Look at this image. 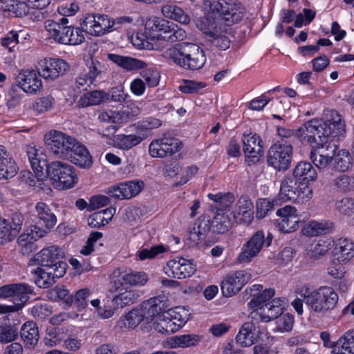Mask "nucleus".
I'll return each mask as SVG.
<instances>
[{"label": "nucleus", "mask_w": 354, "mask_h": 354, "mask_svg": "<svg viewBox=\"0 0 354 354\" xmlns=\"http://www.w3.org/2000/svg\"><path fill=\"white\" fill-rule=\"evenodd\" d=\"M162 33L154 35L157 37L170 42L183 41L186 38V32L177 24L168 21Z\"/></svg>", "instance_id": "37"}, {"label": "nucleus", "mask_w": 354, "mask_h": 354, "mask_svg": "<svg viewBox=\"0 0 354 354\" xmlns=\"http://www.w3.org/2000/svg\"><path fill=\"white\" fill-rule=\"evenodd\" d=\"M254 205L248 196H241L236 205L234 216L244 225H250L254 218Z\"/></svg>", "instance_id": "28"}, {"label": "nucleus", "mask_w": 354, "mask_h": 354, "mask_svg": "<svg viewBox=\"0 0 354 354\" xmlns=\"http://www.w3.org/2000/svg\"><path fill=\"white\" fill-rule=\"evenodd\" d=\"M44 138L50 153L57 158H68L73 147L77 145L75 138L57 130L50 131Z\"/></svg>", "instance_id": "8"}, {"label": "nucleus", "mask_w": 354, "mask_h": 354, "mask_svg": "<svg viewBox=\"0 0 354 354\" xmlns=\"http://www.w3.org/2000/svg\"><path fill=\"white\" fill-rule=\"evenodd\" d=\"M7 8L10 12L19 17L27 15L29 12V7L27 3L19 0H11L7 5Z\"/></svg>", "instance_id": "59"}, {"label": "nucleus", "mask_w": 354, "mask_h": 354, "mask_svg": "<svg viewBox=\"0 0 354 354\" xmlns=\"http://www.w3.org/2000/svg\"><path fill=\"white\" fill-rule=\"evenodd\" d=\"M108 95L103 91H93L86 93L80 100V102L83 106H89L98 105L105 99H107Z\"/></svg>", "instance_id": "47"}, {"label": "nucleus", "mask_w": 354, "mask_h": 354, "mask_svg": "<svg viewBox=\"0 0 354 354\" xmlns=\"http://www.w3.org/2000/svg\"><path fill=\"white\" fill-rule=\"evenodd\" d=\"M284 304V298L273 299L264 305L261 313L257 310L253 311L251 313V317L257 319L256 317L258 316L262 322H265L277 319L283 313Z\"/></svg>", "instance_id": "22"}, {"label": "nucleus", "mask_w": 354, "mask_h": 354, "mask_svg": "<svg viewBox=\"0 0 354 354\" xmlns=\"http://www.w3.org/2000/svg\"><path fill=\"white\" fill-rule=\"evenodd\" d=\"M126 326L129 328H135L137 327L142 322H145V319L141 313L139 308H136L132 309L127 315H126Z\"/></svg>", "instance_id": "62"}, {"label": "nucleus", "mask_w": 354, "mask_h": 354, "mask_svg": "<svg viewBox=\"0 0 354 354\" xmlns=\"http://www.w3.org/2000/svg\"><path fill=\"white\" fill-rule=\"evenodd\" d=\"M19 168L11 153L5 147L0 145V180L13 178Z\"/></svg>", "instance_id": "26"}, {"label": "nucleus", "mask_w": 354, "mask_h": 354, "mask_svg": "<svg viewBox=\"0 0 354 354\" xmlns=\"http://www.w3.org/2000/svg\"><path fill=\"white\" fill-rule=\"evenodd\" d=\"M313 189L305 183H297L292 176H285L281 181L279 199L283 202L291 201L304 203L312 198Z\"/></svg>", "instance_id": "5"}, {"label": "nucleus", "mask_w": 354, "mask_h": 354, "mask_svg": "<svg viewBox=\"0 0 354 354\" xmlns=\"http://www.w3.org/2000/svg\"><path fill=\"white\" fill-rule=\"evenodd\" d=\"M138 308L145 319V323L148 324L156 317L161 318L163 313H167V299L165 295H159L143 301Z\"/></svg>", "instance_id": "12"}, {"label": "nucleus", "mask_w": 354, "mask_h": 354, "mask_svg": "<svg viewBox=\"0 0 354 354\" xmlns=\"http://www.w3.org/2000/svg\"><path fill=\"white\" fill-rule=\"evenodd\" d=\"M45 236L44 230H41L39 225H31L26 229L17 239V243L19 245L25 248L26 250L31 249L34 241Z\"/></svg>", "instance_id": "35"}, {"label": "nucleus", "mask_w": 354, "mask_h": 354, "mask_svg": "<svg viewBox=\"0 0 354 354\" xmlns=\"http://www.w3.org/2000/svg\"><path fill=\"white\" fill-rule=\"evenodd\" d=\"M69 65L61 59H44L39 63V74L46 80H54L68 70Z\"/></svg>", "instance_id": "18"}, {"label": "nucleus", "mask_w": 354, "mask_h": 354, "mask_svg": "<svg viewBox=\"0 0 354 354\" xmlns=\"http://www.w3.org/2000/svg\"><path fill=\"white\" fill-rule=\"evenodd\" d=\"M107 69L100 62L97 61H92L91 65L89 66V71L87 75L89 77L90 84H94L97 79H102L106 73Z\"/></svg>", "instance_id": "55"}, {"label": "nucleus", "mask_w": 354, "mask_h": 354, "mask_svg": "<svg viewBox=\"0 0 354 354\" xmlns=\"http://www.w3.org/2000/svg\"><path fill=\"white\" fill-rule=\"evenodd\" d=\"M209 199L212 201L209 204V209L211 211H216V212H225L227 210L234 201V196L230 192L217 194H209L207 195Z\"/></svg>", "instance_id": "31"}, {"label": "nucleus", "mask_w": 354, "mask_h": 354, "mask_svg": "<svg viewBox=\"0 0 354 354\" xmlns=\"http://www.w3.org/2000/svg\"><path fill=\"white\" fill-rule=\"evenodd\" d=\"M18 337V331L15 326L12 325H0V343L8 344L16 340Z\"/></svg>", "instance_id": "54"}, {"label": "nucleus", "mask_w": 354, "mask_h": 354, "mask_svg": "<svg viewBox=\"0 0 354 354\" xmlns=\"http://www.w3.org/2000/svg\"><path fill=\"white\" fill-rule=\"evenodd\" d=\"M70 154L66 160H70L73 164L81 168H88L92 165V157L88 149L77 141Z\"/></svg>", "instance_id": "30"}, {"label": "nucleus", "mask_w": 354, "mask_h": 354, "mask_svg": "<svg viewBox=\"0 0 354 354\" xmlns=\"http://www.w3.org/2000/svg\"><path fill=\"white\" fill-rule=\"evenodd\" d=\"M40 75L34 70L20 72L16 77V82L20 88L28 94H37L43 88Z\"/></svg>", "instance_id": "20"}, {"label": "nucleus", "mask_w": 354, "mask_h": 354, "mask_svg": "<svg viewBox=\"0 0 354 354\" xmlns=\"http://www.w3.org/2000/svg\"><path fill=\"white\" fill-rule=\"evenodd\" d=\"M328 229L326 223L310 221L302 227L301 232L306 236H316L325 234Z\"/></svg>", "instance_id": "46"}, {"label": "nucleus", "mask_w": 354, "mask_h": 354, "mask_svg": "<svg viewBox=\"0 0 354 354\" xmlns=\"http://www.w3.org/2000/svg\"><path fill=\"white\" fill-rule=\"evenodd\" d=\"M123 200L130 199L138 194L142 189V185L138 182L129 181L120 184Z\"/></svg>", "instance_id": "57"}, {"label": "nucleus", "mask_w": 354, "mask_h": 354, "mask_svg": "<svg viewBox=\"0 0 354 354\" xmlns=\"http://www.w3.org/2000/svg\"><path fill=\"white\" fill-rule=\"evenodd\" d=\"M26 153L31 165L32 169L37 178L44 176V171L48 166L46 160L44 158L42 153L35 147L27 146Z\"/></svg>", "instance_id": "32"}, {"label": "nucleus", "mask_w": 354, "mask_h": 354, "mask_svg": "<svg viewBox=\"0 0 354 354\" xmlns=\"http://www.w3.org/2000/svg\"><path fill=\"white\" fill-rule=\"evenodd\" d=\"M162 13L165 17L174 19L181 24L189 22V16L184 10L174 3H167L162 7Z\"/></svg>", "instance_id": "42"}, {"label": "nucleus", "mask_w": 354, "mask_h": 354, "mask_svg": "<svg viewBox=\"0 0 354 354\" xmlns=\"http://www.w3.org/2000/svg\"><path fill=\"white\" fill-rule=\"evenodd\" d=\"M295 293L304 298L306 304L319 316H326L336 307L339 297L330 286L313 290L307 285L297 287Z\"/></svg>", "instance_id": "3"}, {"label": "nucleus", "mask_w": 354, "mask_h": 354, "mask_svg": "<svg viewBox=\"0 0 354 354\" xmlns=\"http://www.w3.org/2000/svg\"><path fill=\"white\" fill-rule=\"evenodd\" d=\"M13 298L18 300L20 304H25L29 299L28 295L33 293V289L26 283H15Z\"/></svg>", "instance_id": "52"}, {"label": "nucleus", "mask_w": 354, "mask_h": 354, "mask_svg": "<svg viewBox=\"0 0 354 354\" xmlns=\"http://www.w3.org/2000/svg\"><path fill=\"white\" fill-rule=\"evenodd\" d=\"M181 142L172 137H163L153 140L149 147V152L153 158H164L172 155L180 149Z\"/></svg>", "instance_id": "14"}, {"label": "nucleus", "mask_w": 354, "mask_h": 354, "mask_svg": "<svg viewBox=\"0 0 354 354\" xmlns=\"http://www.w3.org/2000/svg\"><path fill=\"white\" fill-rule=\"evenodd\" d=\"M49 295L51 299L62 300L67 307L73 304V295L64 287H55L50 291Z\"/></svg>", "instance_id": "50"}, {"label": "nucleus", "mask_w": 354, "mask_h": 354, "mask_svg": "<svg viewBox=\"0 0 354 354\" xmlns=\"http://www.w3.org/2000/svg\"><path fill=\"white\" fill-rule=\"evenodd\" d=\"M193 228L199 234V236L205 239L206 234L211 231L210 219L205 216H201Z\"/></svg>", "instance_id": "64"}, {"label": "nucleus", "mask_w": 354, "mask_h": 354, "mask_svg": "<svg viewBox=\"0 0 354 354\" xmlns=\"http://www.w3.org/2000/svg\"><path fill=\"white\" fill-rule=\"evenodd\" d=\"M20 335L21 339L28 346L37 345L39 339L38 328L33 322H26L24 324L20 330Z\"/></svg>", "instance_id": "39"}, {"label": "nucleus", "mask_w": 354, "mask_h": 354, "mask_svg": "<svg viewBox=\"0 0 354 354\" xmlns=\"http://www.w3.org/2000/svg\"><path fill=\"white\" fill-rule=\"evenodd\" d=\"M324 152V150H319L318 148L310 152V157L312 162L319 169L325 168L332 161L330 154H325Z\"/></svg>", "instance_id": "53"}, {"label": "nucleus", "mask_w": 354, "mask_h": 354, "mask_svg": "<svg viewBox=\"0 0 354 354\" xmlns=\"http://www.w3.org/2000/svg\"><path fill=\"white\" fill-rule=\"evenodd\" d=\"M48 176L60 189H69L77 183L73 167L61 161H53L46 168Z\"/></svg>", "instance_id": "7"}, {"label": "nucleus", "mask_w": 354, "mask_h": 354, "mask_svg": "<svg viewBox=\"0 0 354 354\" xmlns=\"http://www.w3.org/2000/svg\"><path fill=\"white\" fill-rule=\"evenodd\" d=\"M148 277L143 272H127L121 269H115L112 273L111 283L120 287L122 284L126 286H142L148 281Z\"/></svg>", "instance_id": "16"}, {"label": "nucleus", "mask_w": 354, "mask_h": 354, "mask_svg": "<svg viewBox=\"0 0 354 354\" xmlns=\"http://www.w3.org/2000/svg\"><path fill=\"white\" fill-rule=\"evenodd\" d=\"M64 252L57 245H51L41 250L36 256L35 259L41 266L55 267L58 263H65L62 261Z\"/></svg>", "instance_id": "23"}, {"label": "nucleus", "mask_w": 354, "mask_h": 354, "mask_svg": "<svg viewBox=\"0 0 354 354\" xmlns=\"http://www.w3.org/2000/svg\"><path fill=\"white\" fill-rule=\"evenodd\" d=\"M276 214L279 218L275 221V224L280 231L290 233L299 228V217L296 207L286 205L278 209Z\"/></svg>", "instance_id": "13"}, {"label": "nucleus", "mask_w": 354, "mask_h": 354, "mask_svg": "<svg viewBox=\"0 0 354 354\" xmlns=\"http://www.w3.org/2000/svg\"><path fill=\"white\" fill-rule=\"evenodd\" d=\"M245 155L252 161H258L263 154L261 140L257 134L244 133L242 138Z\"/></svg>", "instance_id": "24"}, {"label": "nucleus", "mask_w": 354, "mask_h": 354, "mask_svg": "<svg viewBox=\"0 0 354 354\" xmlns=\"http://www.w3.org/2000/svg\"><path fill=\"white\" fill-rule=\"evenodd\" d=\"M68 19L66 17L61 18L59 21L46 20L45 28L49 32L50 37L59 44H66L69 42L67 39V32L68 28Z\"/></svg>", "instance_id": "25"}, {"label": "nucleus", "mask_w": 354, "mask_h": 354, "mask_svg": "<svg viewBox=\"0 0 354 354\" xmlns=\"http://www.w3.org/2000/svg\"><path fill=\"white\" fill-rule=\"evenodd\" d=\"M36 216L38 219L37 225L44 230L45 236L57 223V217L49 205L43 202L37 203L35 206Z\"/></svg>", "instance_id": "21"}, {"label": "nucleus", "mask_w": 354, "mask_h": 354, "mask_svg": "<svg viewBox=\"0 0 354 354\" xmlns=\"http://www.w3.org/2000/svg\"><path fill=\"white\" fill-rule=\"evenodd\" d=\"M320 337L326 347H333L331 354H354V330L346 333L335 344L330 342L328 332L321 333Z\"/></svg>", "instance_id": "17"}, {"label": "nucleus", "mask_w": 354, "mask_h": 354, "mask_svg": "<svg viewBox=\"0 0 354 354\" xmlns=\"http://www.w3.org/2000/svg\"><path fill=\"white\" fill-rule=\"evenodd\" d=\"M211 231L214 234H225L232 226L230 216L225 212H216L210 220Z\"/></svg>", "instance_id": "38"}, {"label": "nucleus", "mask_w": 354, "mask_h": 354, "mask_svg": "<svg viewBox=\"0 0 354 354\" xmlns=\"http://www.w3.org/2000/svg\"><path fill=\"white\" fill-rule=\"evenodd\" d=\"M168 24V21L158 18L152 17L149 19L145 24V31L151 34L150 32H162L165 26Z\"/></svg>", "instance_id": "63"}, {"label": "nucleus", "mask_w": 354, "mask_h": 354, "mask_svg": "<svg viewBox=\"0 0 354 354\" xmlns=\"http://www.w3.org/2000/svg\"><path fill=\"white\" fill-rule=\"evenodd\" d=\"M346 133L342 117L335 110H325L324 119L314 118L306 122L295 133L304 144L322 145L330 139L341 138Z\"/></svg>", "instance_id": "2"}, {"label": "nucleus", "mask_w": 354, "mask_h": 354, "mask_svg": "<svg viewBox=\"0 0 354 354\" xmlns=\"http://www.w3.org/2000/svg\"><path fill=\"white\" fill-rule=\"evenodd\" d=\"M6 225L10 230L11 236L15 238L21 230L24 221V216L19 212H15L6 218Z\"/></svg>", "instance_id": "49"}, {"label": "nucleus", "mask_w": 354, "mask_h": 354, "mask_svg": "<svg viewBox=\"0 0 354 354\" xmlns=\"http://www.w3.org/2000/svg\"><path fill=\"white\" fill-rule=\"evenodd\" d=\"M82 26L88 34L98 37L111 32V20L106 15H88Z\"/></svg>", "instance_id": "19"}, {"label": "nucleus", "mask_w": 354, "mask_h": 354, "mask_svg": "<svg viewBox=\"0 0 354 354\" xmlns=\"http://www.w3.org/2000/svg\"><path fill=\"white\" fill-rule=\"evenodd\" d=\"M162 317H163L162 319L159 318L160 322H155L153 323V328L156 331L162 334L168 333L169 331H172V324H178V326H181L185 323L184 320H181L180 319H178L179 323H176L169 317H165L164 314L162 315ZM174 319H176V317H174Z\"/></svg>", "instance_id": "48"}, {"label": "nucleus", "mask_w": 354, "mask_h": 354, "mask_svg": "<svg viewBox=\"0 0 354 354\" xmlns=\"http://www.w3.org/2000/svg\"><path fill=\"white\" fill-rule=\"evenodd\" d=\"M293 178L302 181H315L317 178V174L313 166L306 161L297 163L293 169Z\"/></svg>", "instance_id": "34"}, {"label": "nucleus", "mask_w": 354, "mask_h": 354, "mask_svg": "<svg viewBox=\"0 0 354 354\" xmlns=\"http://www.w3.org/2000/svg\"><path fill=\"white\" fill-rule=\"evenodd\" d=\"M28 34H25L23 30L16 32L14 30L10 31L3 38L1 39L2 46L8 48L9 50L15 47L17 44L19 43V37L23 38L24 40L26 39Z\"/></svg>", "instance_id": "51"}, {"label": "nucleus", "mask_w": 354, "mask_h": 354, "mask_svg": "<svg viewBox=\"0 0 354 354\" xmlns=\"http://www.w3.org/2000/svg\"><path fill=\"white\" fill-rule=\"evenodd\" d=\"M272 236L269 234L267 236L262 230L256 232L242 246L241 252L237 257L240 263H248L257 258L263 249L270 246Z\"/></svg>", "instance_id": "6"}, {"label": "nucleus", "mask_w": 354, "mask_h": 354, "mask_svg": "<svg viewBox=\"0 0 354 354\" xmlns=\"http://www.w3.org/2000/svg\"><path fill=\"white\" fill-rule=\"evenodd\" d=\"M165 274L172 278L183 279L191 277L196 270V266L189 260L177 257L169 260L164 268Z\"/></svg>", "instance_id": "15"}, {"label": "nucleus", "mask_w": 354, "mask_h": 354, "mask_svg": "<svg viewBox=\"0 0 354 354\" xmlns=\"http://www.w3.org/2000/svg\"><path fill=\"white\" fill-rule=\"evenodd\" d=\"M202 337L196 334H185L171 337L167 339L169 348H188L195 346L201 341Z\"/></svg>", "instance_id": "33"}, {"label": "nucleus", "mask_w": 354, "mask_h": 354, "mask_svg": "<svg viewBox=\"0 0 354 354\" xmlns=\"http://www.w3.org/2000/svg\"><path fill=\"white\" fill-rule=\"evenodd\" d=\"M251 278L252 274L246 270H238L227 274L221 283L223 296L230 297L235 295Z\"/></svg>", "instance_id": "11"}, {"label": "nucleus", "mask_w": 354, "mask_h": 354, "mask_svg": "<svg viewBox=\"0 0 354 354\" xmlns=\"http://www.w3.org/2000/svg\"><path fill=\"white\" fill-rule=\"evenodd\" d=\"M209 9L213 12L218 13L220 18L211 20L205 18L197 24L198 28L209 37L208 41L219 50H225L230 46V40L223 35L227 33L229 28L223 29V24L231 26L239 22L243 17V12L234 0H221L209 3Z\"/></svg>", "instance_id": "1"}, {"label": "nucleus", "mask_w": 354, "mask_h": 354, "mask_svg": "<svg viewBox=\"0 0 354 354\" xmlns=\"http://www.w3.org/2000/svg\"><path fill=\"white\" fill-rule=\"evenodd\" d=\"M292 155V147L290 143L281 139L272 145L267 155L268 164L277 170L288 169Z\"/></svg>", "instance_id": "9"}, {"label": "nucleus", "mask_w": 354, "mask_h": 354, "mask_svg": "<svg viewBox=\"0 0 354 354\" xmlns=\"http://www.w3.org/2000/svg\"><path fill=\"white\" fill-rule=\"evenodd\" d=\"M66 31L67 32V40L69 41L66 43V45H78L84 41V36L80 28L69 25Z\"/></svg>", "instance_id": "61"}, {"label": "nucleus", "mask_w": 354, "mask_h": 354, "mask_svg": "<svg viewBox=\"0 0 354 354\" xmlns=\"http://www.w3.org/2000/svg\"><path fill=\"white\" fill-rule=\"evenodd\" d=\"M276 329L281 332H289L292 330L295 322L293 315L286 313L281 315L276 319Z\"/></svg>", "instance_id": "60"}, {"label": "nucleus", "mask_w": 354, "mask_h": 354, "mask_svg": "<svg viewBox=\"0 0 354 354\" xmlns=\"http://www.w3.org/2000/svg\"><path fill=\"white\" fill-rule=\"evenodd\" d=\"M352 163V158L348 151L340 150L334 157L333 169L335 171L344 172L347 171Z\"/></svg>", "instance_id": "44"}, {"label": "nucleus", "mask_w": 354, "mask_h": 354, "mask_svg": "<svg viewBox=\"0 0 354 354\" xmlns=\"http://www.w3.org/2000/svg\"><path fill=\"white\" fill-rule=\"evenodd\" d=\"M112 288L114 292H117L113 300L118 306L121 308L134 304L139 297L138 292L129 286L122 284L117 287L112 283Z\"/></svg>", "instance_id": "29"}, {"label": "nucleus", "mask_w": 354, "mask_h": 354, "mask_svg": "<svg viewBox=\"0 0 354 354\" xmlns=\"http://www.w3.org/2000/svg\"><path fill=\"white\" fill-rule=\"evenodd\" d=\"M107 57L113 63L127 71L142 68L146 66L143 61L131 57L109 53L107 55Z\"/></svg>", "instance_id": "36"}, {"label": "nucleus", "mask_w": 354, "mask_h": 354, "mask_svg": "<svg viewBox=\"0 0 354 354\" xmlns=\"http://www.w3.org/2000/svg\"><path fill=\"white\" fill-rule=\"evenodd\" d=\"M140 113V109L133 102H129L126 106L117 111L120 124L126 123L137 117Z\"/></svg>", "instance_id": "45"}, {"label": "nucleus", "mask_w": 354, "mask_h": 354, "mask_svg": "<svg viewBox=\"0 0 354 354\" xmlns=\"http://www.w3.org/2000/svg\"><path fill=\"white\" fill-rule=\"evenodd\" d=\"M335 256L338 261H349L354 257V243L348 239L340 238L338 247L335 248Z\"/></svg>", "instance_id": "40"}, {"label": "nucleus", "mask_w": 354, "mask_h": 354, "mask_svg": "<svg viewBox=\"0 0 354 354\" xmlns=\"http://www.w3.org/2000/svg\"><path fill=\"white\" fill-rule=\"evenodd\" d=\"M54 98L50 95L38 97L32 104L35 111L38 113H43L52 109L54 104Z\"/></svg>", "instance_id": "58"}, {"label": "nucleus", "mask_w": 354, "mask_h": 354, "mask_svg": "<svg viewBox=\"0 0 354 354\" xmlns=\"http://www.w3.org/2000/svg\"><path fill=\"white\" fill-rule=\"evenodd\" d=\"M41 266L33 270L31 272L34 274V281L35 284L39 287L46 288L55 283V279L60 278L66 273V263H58L57 266Z\"/></svg>", "instance_id": "10"}, {"label": "nucleus", "mask_w": 354, "mask_h": 354, "mask_svg": "<svg viewBox=\"0 0 354 354\" xmlns=\"http://www.w3.org/2000/svg\"><path fill=\"white\" fill-rule=\"evenodd\" d=\"M255 323L252 321L245 323L236 337V343L241 346H250L254 342V331Z\"/></svg>", "instance_id": "41"}, {"label": "nucleus", "mask_w": 354, "mask_h": 354, "mask_svg": "<svg viewBox=\"0 0 354 354\" xmlns=\"http://www.w3.org/2000/svg\"><path fill=\"white\" fill-rule=\"evenodd\" d=\"M142 140V138L138 136L119 134L115 137L114 142L118 148L129 149L140 143Z\"/></svg>", "instance_id": "43"}, {"label": "nucleus", "mask_w": 354, "mask_h": 354, "mask_svg": "<svg viewBox=\"0 0 354 354\" xmlns=\"http://www.w3.org/2000/svg\"><path fill=\"white\" fill-rule=\"evenodd\" d=\"M275 291L273 288H267L263 290V286L261 284L253 285L250 289V294L252 297L248 306L250 308H259L263 309L264 305L274 295Z\"/></svg>", "instance_id": "27"}, {"label": "nucleus", "mask_w": 354, "mask_h": 354, "mask_svg": "<svg viewBox=\"0 0 354 354\" xmlns=\"http://www.w3.org/2000/svg\"><path fill=\"white\" fill-rule=\"evenodd\" d=\"M277 205V200L270 201L267 198L259 199L256 204L257 218L259 219L264 218L273 209L274 206Z\"/></svg>", "instance_id": "56"}, {"label": "nucleus", "mask_w": 354, "mask_h": 354, "mask_svg": "<svg viewBox=\"0 0 354 354\" xmlns=\"http://www.w3.org/2000/svg\"><path fill=\"white\" fill-rule=\"evenodd\" d=\"M163 56L183 68L190 70L201 68L206 61L203 50L197 44L183 43L163 53Z\"/></svg>", "instance_id": "4"}]
</instances>
